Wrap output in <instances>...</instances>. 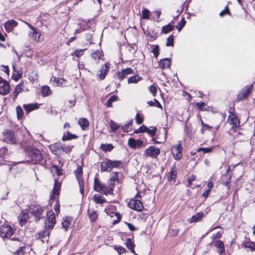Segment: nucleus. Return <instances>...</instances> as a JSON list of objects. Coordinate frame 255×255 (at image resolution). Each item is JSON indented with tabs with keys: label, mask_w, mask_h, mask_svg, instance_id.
Instances as JSON below:
<instances>
[{
	"label": "nucleus",
	"mask_w": 255,
	"mask_h": 255,
	"mask_svg": "<svg viewBox=\"0 0 255 255\" xmlns=\"http://www.w3.org/2000/svg\"><path fill=\"white\" fill-rule=\"evenodd\" d=\"M47 218L45 222V229L39 233V238H44L49 236L50 230L53 229L56 223L55 216L52 211H49L47 213Z\"/></svg>",
	"instance_id": "1"
},
{
	"label": "nucleus",
	"mask_w": 255,
	"mask_h": 255,
	"mask_svg": "<svg viewBox=\"0 0 255 255\" xmlns=\"http://www.w3.org/2000/svg\"><path fill=\"white\" fill-rule=\"evenodd\" d=\"M26 150L28 151L29 157L33 163H37L42 160L43 156L39 149L28 146L26 147Z\"/></svg>",
	"instance_id": "2"
},
{
	"label": "nucleus",
	"mask_w": 255,
	"mask_h": 255,
	"mask_svg": "<svg viewBox=\"0 0 255 255\" xmlns=\"http://www.w3.org/2000/svg\"><path fill=\"white\" fill-rule=\"evenodd\" d=\"M121 164V161L111 160L106 159L101 163V170L102 171H111L114 168L119 167Z\"/></svg>",
	"instance_id": "3"
},
{
	"label": "nucleus",
	"mask_w": 255,
	"mask_h": 255,
	"mask_svg": "<svg viewBox=\"0 0 255 255\" xmlns=\"http://www.w3.org/2000/svg\"><path fill=\"white\" fill-rule=\"evenodd\" d=\"M13 233V229L5 222L2 225H0V236L1 238H10Z\"/></svg>",
	"instance_id": "4"
},
{
	"label": "nucleus",
	"mask_w": 255,
	"mask_h": 255,
	"mask_svg": "<svg viewBox=\"0 0 255 255\" xmlns=\"http://www.w3.org/2000/svg\"><path fill=\"white\" fill-rule=\"evenodd\" d=\"M3 140L9 144H14L16 142L14 132L10 129H5L2 133Z\"/></svg>",
	"instance_id": "5"
},
{
	"label": "nucleus",
	"mask_w": 255,
	"mask_h": 255,
	"mask_svg": "<svg viewBox=\"0 0 255 255\" xmlns=\"http://www.w3.org/2000/svg\"><path fill=\"white\" fill-rule=\"evenodd\" d=\"M253 89V85H248L243 88L237 97V101H242L247 99Z\"/></svg>",
	"instance_id": "6"
},
{
	"label": "nucleus",
	"mask_w": 255,
	"mask_h": 255,
	"mask_svg": "<svg viewBox=\"0 0 255 255\" xmlns=\"http://www.w3.org/2000/svg\"><path fill=\"white\" fill-rule=\"evenodd\" d=\"M182 145L181 142L177 144L172 146L171 149V153L174 159L176 160H180L182 156Z\"/></svg>",
	"instance_id": "7"
},
{
	"label": "nucleus",
	"mask_w": 255,
	"mask_h": 255,
	"mask_svg": "<svg viewBox=\"0 0 255 255\" xmlns=\"http://www.w3.org/2000/svg\"><path fill=\"white\" fill-rule=\"evenodd\" d=\"M82 168L81 166H78L77 169L75 171V174L78 181V183L80 189V192L82 194H83L84 192V185L83 180L82 178Z\"/></svg>",
	"instance_id": "8"
},
{
	"label": "nucleus",
	"mask_w": 255,
	"mask_h": 255,
	"mask_svg": "<svg viewBox=\"0 0 255 255\" xmlns=\"http://www.w3.org/2000/svg\"><path fill=\"white\" fill-rule=\"evenodd\" d=\"M28 209L29 212L35 216L36 220L39 221L40 220L42 208L39 205H32Z\"/></svg>",
	"instance_id": "9"
},
{
	"label": "nucleus",
	"mask_w": 255,
	"mask_h": 255,
	"mask_svg": "<svg viewBox=\"0 0 255 255\" xmlns=\"http://www.w3.org/2000/svg\"><path fill=\"white\" fill-rule=\"evenodd\" d=\"M128 207L132 210L141 211L143 207L141 202L138 199H131L128 203Z\"/></svg>",
	"instance_id": "10"
},
{
	"label": "nucleus",
	"mask_w": 255,
	"mask_h": 255,
	"mask_svg": "<svg viewBox=\"0 0 255 255\" xmlns=\"http://www.w3.org/2000/svg\"><path fill=\"white\" fill-rule=\"evenodd\" d=\"M159 148L155 146L152 145L146 149V155L152 158H156L160 154Z\"/></svg>",
	"instance_id": "11"
},
{
	"label": "nucleus",
	"mask_w": 255,
	"mask_h": 255,
	"mask_svg": "<svg viewBox=\"0 0 255 255\" xmlns=\"http://www.w3.org/2000/svg\"><path fill=\"white\" fill-rule=\"evenodd\" d=\"M10 91V86L9 83L0 78V94L6 95L9 93Z\"/></svg>",
	"instance_id": "12"
},
{
	"label": "nucleus",
	"mask_w": 255,
	"mask_h": 255,
	"mask_svg": "<svg viewBox=\"0 0 255 255\" xmlns=\"http://www.w3.org/2000/svg\"><path fill=\"white\" fill-rule=\"evenodd\" d=\"M28 213L29 211L28 209L23 210L21 214L19 215L18 219L21 226L24 225L26 223L27 220L29 218Z\"/></svg>",
	"instance_id": "13"
},
{
	"label": "nucleus",
	"mask_w": 255,
	"mask_h": 255,
	"mask_svg": "<svg viewBox=\"0 0 255 255\" xmlns=\"http://www.w3.org/2000/svg\"><path fill=\"white\" fill-rule=\"evenodd\" d=\"M128 146L133 149L140 148L143 145V142L140 139L135 140L133 138H130L128 140Z\"/></svg>",
	"instance_id": "14"
},
{
	"label": "nucleus",
	"mask_w": 255,
	"mask_h": 255,
	"mask_svg": "<svg viewBox=\"0 0 255 255\" xmlns=\"http://www.w3.org/2000/svg\"><path fill=\"white\" fill-rule=\"evenodd\" d=\"M59 178H58V179H54V185L53 189L52 194L51 195V198L55 199V196L59 194V192L61 186V182L59 181Z\"/></svg>",
	"instance_id": "15"
},
{
	"label": "nucleus",
	"mask_w": 255,
	"mask_h": 255,
	"mask_svg": "<svg viewBox=\"0 0 255 255\" xmlns=\"http://www.w3.org/2000/svg\"><path fill=\"white\" fill-rule=\"evenodd\" d=\"M133 73V70L130 68H127L125 69L122 70L121 72L117 73L118 78L120 80H123L125 79L128 75Z\"/></svg>",
	"instance_id": "16"
},
{
	"label": "nucleus",
	"mask_w": 255,
	"mask_h": 255,
	"mask_svg": "<svg viewBox=\"0 0 255 255\" xmlns=\"http://www.w3.org/2000/svg\"><path fill=\"white\" fill-rule=\"evenodd\" d=\"M18 24L17 21L13 19H11L6 21L5 23H4L3 26L6 32H9L13 28L16 26Z\"/></svg>",
	"instance_id": "17"
},
{
	"label": "nucleus",
	"mask_w": 255,
	"mask_h": 255,
	"mask_svg": "<svg viewBox=\"0 0 255 255\" xmlns=\"http://www.w3.org/2000/svg\"><path fill=\"white\" fill-rule=\"evenodd\" d=\"M204 213L202 212L196 213L191 218L187 219V222L189 223L197 222L201 220L204 217Z\"/></svg>",
	"instance_id": "18"
},
{
	"label": "nucleus",
	"mask_w": 255,
	"mask_h": 255,
	"mask_svg": "<svg viewBox=\"0 0 255 255\" xmlns=\"http://www.w3.org/2000/svg\"><path fill=\"white\" fill-rule=\"evenodd\" d=\"M229 121L231 125H233L234 127H238L240 125V122L235 115L231 113L229 116Z\"/></svg>",
	"instance_id": "19"
},
{
	"label": "nucleus",
	"mask_w": 255,
	"mask_h": 255,
	"mask_svg": "<svg viewBox=\"0 0 255 255\" xmlns=\"http://www.w3.org/2000/svg\"><path fill=\"white\" fill-rule=\"evenodd\" d=\"M109 70V66L108 64H105L102 66L100 71V73L98 74V76L101 79L103 80L105 78L107 72Z\"/></svg>",
	"instance_id": "20"
},
{
	"label": "nucleus",
	"mask_w": 255,
	"mask_h": 255,
	"mask_svg": "<svg viewBox=\"0 0 255 255\" xmlns=\"http://www.w3.org/2000/svg\"><path fill=\"white\" fill-rule=\"evenodd\" d=\"M119 181V177H118V172H113L111 174V177L109 181V185L110 186L114 187L115 185L116 182Z\"/></svg>",
	"instance_id": "21"
},
{
	"label": "nucleus",
	"mask_w": 255,
	"mask_h": 255,
	"mask_svg": "<svg viewBox=\"0 0 255 255\" xmlns=\"http://www.w3.org/2000/svg\"><path fill=\"white\" fill-rule=\"evenodd\" d=\"M28 35L34 40L36 41H39L40 40L41 34L39 30L35 28V30H32V32L29 33Z\"/></svg>",
	"instance_id": "22"
},
{
	"label": "nucleus",
	"mask_w": 255,
	"mask_h": 255,
	"mask_svg": "<svg viewBox=\"0 0 255 255\" xmlns=\"http://www.w3.org/2000/svg\"><path fill=\"white\" fill-rule=\"evenodd\" d=\"M23 108L25 109L26 114H28L29 113L31 112V111L36 110L38 109L39 105L38 104L34 103V104H29L27 105H24Z\"/></svg>",
	"instance_id": "23"
},
{
	"label": "nucleus",
	"mask_w": 255,
	"mask_h": 255,
	"mask_svg": "<svg viewBox=\"0 0 255 255\" xmlns=\"http://www.w3.org/2000/svg\"><path fill=\"white\" fill-rule=\"evenodd\" d=\"M171 64V59L170 58H164L161 59L159 63V67L162 69L169 68Z\"/></svg>",
	"instance_id": "24"
},
{
	"label": "nucleus",
	"mask_w": 255,
	"mask_h": 255,
	"mask_svg": "<svg viewBox=\"0 0 255 255\" xmlns=\"http://www.w3.org/2000/svg\"><path fill=\"white\" fill-rule=\"evenodd\" d=\"M51 172L54 176H57L59 177L62 174V169L56 165H53L51 167Z\"/></svg>",
	"instance_id": "25"
},
{
	"label": "nucleus",
	"mask_w": 255,
	"mask_h": 255,
	"mask_svg": "<svg viewBox=\"0 0 255 255\" xmlns=\"http://www.w3.org/2000/svg\"><path fill=\"white\" fill-rule=\"evenodd\" d=\"M176 169V165H174L168 174V180L169 181H171L175 178L177 174Z\"/></svg>",
	"instance_id": "26"
},
{
	"label": "nucleus",
	"mask_w": 255,
	"mask_h": 255,
	"mask_svg": "<svg viewBox=\"0 0 255 255\" xmlns=\"http://www.w3.org/2000/svg\"><path fill=\"white\" fill-rule=\"evenodd\" d=\"M104 185H103L97 179L94 180V189L98 192H102Z\"/></svg>",
	"instance_id": "27"
},
{
	"label": "nucleus",
	"mask_w": 255,
	"mask_h": 255,
	"mask_svg": "<svg viewBox=\"0 0 255 255\" xmlns=\"http://www.w3.org/2000/svg\"><path fill=\"white\" fill-rule=\"evenodd\" d=\"M126 245L127 247L130 250L131 252L132 253L135 255H138L136 254L134 250V245L133 243L132 242L130 238H128L127 239Z\"/></svg>",
	"instance_id": "28"
},
{
	"label": "nucleus",
	"mask_w": 255,
	"mask_h": 255,
	"mask_svg": "<svg viewBox=\"0 0 255 255\" xmlns=\"http://www.w3.org/2000/svg\"><path fill=\"white\" fill-rule=\"evenodd\" d=\"M78 123L83 130L86 129L89 124V121L85 118L80 119Z\"/></svg>",
	"instance_id": "29"
},
{
	"label": "nucleus",
	"mask_w": 255,
	"mask_h": 255,
	"mask_svg": "<svg viewBox=\"0 0 255 255\" xmlns=\"http://www.w3.org/2000/svg\"><path fill=\"white\" fill-rule=\"evenodd\" d=\"M89 217L92 222H94L98 217V214L96 211L93 209H89L88 210Z\"/></svg>",
	"instance_id": "30"
},
{
	"label": "nucleus",
	"mask_w": 255,
	"mask_h": 255,
	"mask_svg": "<svg viewBox=\"0 0 255 255\" xmlns=\"http://www.w3.org/2000/svg\"><path fill=\"white\" fill-rule=\"evenodd\" d=\"M215 247L219 249L220 250L218 251L219 254H221L225 251L224 245L223 242L218 240L216 241L215 242Z\"/></svg>",
	"instance_id": "31"
},
{
	"label": "nucleus",
	"mask_w": 255,
	"mask_h": 255,
	"mask_svg": "<svg viewBox=\"0 0 255 255\" xmlns=\"http://www.w3.org/2000/svg\"><path fill=\"white\" fill-rule=\"evenodd\" d=\"M77 138V136L75 134H72L69 131H67L64 133L62 137V139L64 141L71 140L72 139H76Z\"/></svg>",
	"instance_id": "32"
},
{
	"label": "nucleus",
	"mask_w": 255,
	"mask_h": 255,
	"mask_svg": "<svg viewBox=\"0 0 255 255\" xmlns=\"http://www.w3.org/2000/svg\"><path fill=\"white\" fill-rule=\"evenodd\" d=\"M174 29V27L171 23L163 26L162 28V32L164 34H167L169 32L173 31Z\"/></svg>",
	"instance_id": "33"
},
{
	"label": "nucleus",
	"mask_w": 255,
	"mask_h": 255,
	"mask_svg": "<svg viewBox=\"0 0 255 255\" xmlns=\"http://www.w3.org/2000/svg\"><path fill=\"white\" fill-rule=\"evenodd\" d=\"M243 247L245 248H249L252 252H255V242H247L243 245Z\"/></svg>",
	"instance_id": "34"
},
{
	"label": "nucleus",
	"mask_w": 255,
	"mask_h": 255,
	"mask_svg": "<svg viewBox=\"0 0 255 255\" xmlns=\"http://www.w3.org/2000/svg\"><path fill=\"white\" fill-rule=\"evenodd\" d=\"M93 199L97 204H102L106 202L105 199L100 194L94 195Z\"/></svg>",
	"instance_id": "35"
},
{
	"label": "nucleus",
	"mask_w": 255,
	"mask_h": 255,
	"mask_svg": "<svg viewBox=\"0 0 255 255\" xmlns=\"http://www.w3.org/2000/svg\"><path fill=\"white\" fill-rule=\"evenodd\" d=\"M114 148L113 145L111 144H101L100 149L104 152L111 151Z\"/></svg>",
	"instance_id": "36"
},
{
	"label": "nucleus",
	"mask_w": 255,
	"mask_h": 255,
	"mask_svg": "<svg viewBox=\"0 0 255 255\" xmlns=\"http://www.w3.org/2000/svg\"><path fill=\"white\" fill-rule=\"evenodd\" d=\"M42 94L43 97H46L51 93L50 87L47 86H44L42 87Z\"/></svg>",
	"instance_id": "37"
},
{
	"label": "nucleus",
	"mask_w": 255,
	"mask_h": 255,
	"mask_svg": "<svg viewBox=\"0 0 255 255\" xmlns=\"http://www.w3.org/2000/svg\"><path fill=\"white\" fill-rule=\"evenodd\" d=\"M207 186L208 189L202 193V196L205 198H207L208 196L209 193L213 186L212 182L211 181L209 182L207 184Z\"/></svg>",
	"instance_id": "38"
},
{
	"label": "nucleus",
	"mask_w": 255,
	"mask_h": 255,
	"mask_svg": "<svg viewBox=\"0 0 255 255\" xmlns=\"http://www.w3.org/2000/svg\"><path fill=\"white\" fill-rule=\"evenodd\" d=\"M102 193L108 195V194L112 195L113 193V187H105L104 186V189L102 192Z\"/></svg>",
	"instance_id": "39"
},
{
	"label": "nucleus",
	"mask_w": 255,
	"mask_h": 255,
	"mask_svg": "<svg viewBox=\"0 0 255 255\" xmlns=\"http://www.w3.org/2000/svg\"><path fill=\"white\" fill-rule=\"evenodd\" d=\"M118 99V97L116 95L112 96L108 100L107 103L106 104V106L107 107H112V103L117 101Z\"/></svg>",
	"instance_id": "40"
},
{
	"label": "nucleus",
	"mask_w": 255,
	"mask_h": 255,
	"mask_svg": "<svg viewBox=\"0 0 255 255\" xmlns=\"http://www.w3.org/2000/svg\"><path fill=\"white\" fill-rule=\"evenodd\" d=\"M141 78L138 75H134L128 79V83H136L138 81H140Z\"/></svg>",
	"instance_id": "41"
},
{
	"label": "nucleus",
	"mask_w": 255,
	"mask_h": 255,
	"mask_svg": "<svg viewBox=\"0 0 255 255\" xmlns=\"http://www.w3.org/2000/svg\"><path fill=\"white\" fill-rule=\"evenodd\" d=\"M71 224V219L70 218H66V220L62 222V227L66 231L68 228L69 227L70 225Z\"/></svg>",
	"instance_id": "42"
},
{
	"label": "nucleus",
	"mask_w": 255,
	"mask_h": 255,
	"mask_svg": "<svg viewBox=\"0 0 255 255\" xmlns=\"http://www.w3.org/2000/svg\"><path fill=\"white\" fill-rule=\"evenodd\" d=\"M65 80L63 78H56L54 77L53 83L57 86H63V82H64Z\"/></svg>",
	"instance_id": "43"
},
{
	"label": "nucleus",
	"mask_w": 255,
	"mask_h": 255,
	"mask_svg": "<svg viewBox=\"0 0 255 255\" xmlns=\"http://www.w3.org/2000/svg\"><path fill=\"white\" fill-rule=\"evenodd\" d=\"M17 117L18 120L21 119L23 116L24 113L22 109L20 106H17L16 108Z\"/></svg>",
	"instance_id": "44"
},
{
	"label": "nucleus",
	"mask_w": 255,
	"mask_h": 255,
	"mask_svg": "<svg viewBox=\"0 0 255 255\" xmlns=\"http://www.w3.org/2000/svg\"><path fill=\"white\" fill-rule=\"evenodd\" d=\"M150 12L149 10L146 8H144L142 11L141 18L142 19H149Z\"/></svg>",
	"instance_id": "45"
},
{
	"label": "nucleus",
	"mask_w": 255,
	"mask_h": 255,
	"mask_svg": "<svg viewBox=\"0 0 255 255\" xmlns=\"http://www.w3.org/2000/svg\"><path fill=\"white\" fill-rule=\"evenodd\" d=\"M186 23V21L185 20L184 17H182L181 20L178 23L177 25L176 26V28L180 31L183 27L184 26Z\"/></svg>",
	"instance_id": "46"
},
{
	"label": "nucleus",
	"mask_w": 255,
	"mask_h": 255,
	"mask_svg": "<svg viewBox=\"0 0 255 255\" xmlns=\"http://www.w3.org/2000/svg\"><path fill=\"white\" fill-rule=\"evenodd\" d=\"M174 45V36L170 35L167 39L166 46H173Z\"/></svg>",
	"instance_id": "47"
},
{
	"label": "nucleus",
	"mask_w": 255,
	"mask_h": 255,
	"mask_svg": "<svg viewBox=\"0 0 255 255\" xmlns=\"http://www.w3.org/2000/svg\"><path fill=\"white\" fill-rule=\"evenodd\" d=\"M110 126L113 132L115 131L120 127L119 125L113 121H111Z\"/></svg>",
	"instance_id": "48"
},
{
	"label": "nucleus",
	"mask_w": 255,
	"mask_h": 255,
	"mask_svg": "<svg viewBox=\"0 0 255 255\" xmlns=\"http://www.w3.org/2000/svg\"><path fill=\"white\" fill-rule=\"evenodd\" d=\"M196 106L200 111H206L207 110V105L204 103H197L196 104Z\"/></svg>",
	"instance_id": "49"
},
{
	"label": "nucleus",
	"mask_w": 255,
	"mask_h": 255,
	"mask_svg": "<svg viewBox=\"0 0 255 255\" xmlns=\"http://www.w3.org/2000/svg\"><path fill=\"white\" fill-rule=\"evenodd\" d=\"M232 175H230L226 181H223L222 184L227 187L228 190L231 188V181Z\"/></svg>",
	"instance_id": "50"
},
{
	"label": "nucleus",
	"mask_w": 255,
	"mask_h": 255,
	"mask_svg": "<svg viewBox=\"0 0 255 255\" xmlns=\"http://www.w3.org/2000/svg\"><path fill=\"white\" fill-rule=\"evenodd\" d=\"M212 150H213V148H210V147H209V148L201 147V148H198L197 150V151L198 152H200V151H203L204 153H206L211 152L212 151Z\"/></svg>",
	"instance_id": "51"
},
{
	"label": "nucleus",
	"mask_w": 255,
	"mask_h": 255,
	"mask_svg": "<svg viewBox=\"0 0 255 255\" xmlns=\"http://www.w3.org/2000/svg\"><path fill=\"white\" fill-rule=\"evenodd\" d=\"M115 250L117 251L119 255H121L126 252V250L125 248L121 247V246H116L115 247Z\"/></svg>",
	"instance_id": "52"
},
{
	"label": "nucleus",
	"mask_w": 255,
	"mask_h": 255,
	"mask_svg": "<svg viewBox=\"0 0 255 255\" xmlns=\"http://www.w3.org/2000/svg\"><path fill=\"white\" fill-rule=\"evenodd\" d=\"M92 57L95 60H99L101 56V53L99 50H97L95 52L92 53Z\"/></svg>",
	"instance_id": "53"
},
{
	"label": "nucleus",
	"mask_w": 255,
	"mask_h": 255,
	"mask_svg": "<svg viewBox=\"0 0 255 255\" xmlns=\"http://www.w3.org/2000/svg\"><path fill=\"white\" fill-rule=\"evenodd\" d=\"M159 47L158 45H156L154 46L153 49H152V53L154 56L155 57L157 58L159 55Z\"/></svg>",
	"instance_id": "54"
},
{
	"label": "nucleus",
	"mask_w": 255,
	"mask_h": 255,
	"mask_svg": "<svg viewBox=\"0 0 255 255\" xmlns=\"http://www.w3.org/2000/svg\"><path fill=\"white\" fill-rule=\"evenodd\" d=\"M228 14L230 15H231V13L230 12L229 9L227 6H226L225 8V9L223 10H222L220 13L219 15L220 16H223L225 14Z\"/></svg>",
	"instance_id": "55"
},
{
	"label": "nucleus",
	"mask_w": 255,
	"mask_h": 255,
	"mask_svg": "<svg viewBox=\"0 0 255 255\" xmlns=\"http://www.w3.org/2000/svg\"><path fill=\"white\" fill-rule=\"evenodd\" d=\"M8 150L5 147H2L0 149V157L1 158H4L5 155H6L7 153Z\"/></svg>",
	"instance_id": "56"
},
{
	"label": "nucleus",
	"mask_w": 255,
	"mask_h": 255,
	"mask_svg": "<svg viewBox=\"0 0 255 255\" xmlns=\"http://www.w3.org/2000/svg\"><path fill=\"white\" fill-rule=\"evenodd\" d=\"M148 90L153 96H155L157 92V88L155 86H150L148 87Z\"/></svg>",
	"instance_id": "57"
},
{
	"label": "nucleus",
	"mask_w": 255,
	"mask_h": 255,
	"mask_svg": "<svg viewBox=\"0 0 255 255\" xmlns=\"http://www.w3.org/2000/svg\"><path fill=\"white\" fill-rule=\"evenodd\" d=\"M21 85L20 84H19L17 86H16L15 87L14 92L13 93L14 96L15 97H16L18 95V94H19V93L21 91Z\"/></svg>",
	"instance_id": "58"
},
{
	"label": "nucleus",
	"mask_w": 255,
	"mask_h": 255,
	"mask_svg": "<svg viewBox=\"0 0 255 255\" xmlns=\"http://www.w3.org/2000/svg\"><path fill=\"white\" fill-rule=\"evenodd\" d=\"M156 128H153L152 129H150L147 128V129L146 130L145 132L149 133L151 136H154L156 134Z\"/></svg>",
	"instance_id": "59"
},
{
	"label": "nucleus",
	"mask_w": 255,
	"mask_h": 255,
	"mask_svg": "<svg viewBox=\"0 0 255 255\" xmlns=\"http://www.w3.org/2000/svg\"><path fill=\"white\" fill-rule=\"evenodd\" d=\"M136 122L138 124H141L143 121V118L140 116L139 113H137L135 116Z\"/></svg>",
	"instance_id": "60"
},
{
	"label": "nucleus",
	"mask_w": 255,
	"mask_h": 255,
	"mask_svg": "<svg viewBox=\"0 0 255 255\" xmlns=\"http://www.w3.org/2000/svg\"><path fill=\"white\" fill-rule=\"evenodd\" d=\"M147 129V127L143 125L141 126L138 129H137L135 132V133H140L143 132H145L146 130Z\"/></svg>",
	"instance_id": "61"
},
{
	"label": "nucleus",
	"mask_w": 255,
	"mask_h": 255,
	"mask_svg": "<svg viewBox=\"0 0 255 255\" xmlns=\"http://www.w3.org/2000/svg\"><path fill=\"white\" fill-rule=\"evenodd\" d=\"M85 50V49H77L75 51L74 54L76 57H80L83 54V52Z\"/></svg>",
	"instance_id": "62"
},
{
	"label": "nucleus",
	"mask_w": 255,
	"mask_h": 255,
	"mask_svg": "<svg viewBox=\"0 0 255 255\" xmlns=\"http://www.w3.org/2000/svg\"><path fill=\"white\" fill-rule=\"evenodd\" d=\"M179 229H172L170 232V236L172 237H176L179 233Z\"/></svg>",
	"instance_id": "63"
},
{
	"label": "nucleus",
	"mask_w": 255,
	"mask_h": 255,
	"mask_svg": "<svg viewBox=\"0 0 255 255\" xmlns=\"http://www.w3.org/2000/svg\"><path fill=\"white\" fill-rule=\"evenodd\" d=\"M130 125H131V123H128V124H126L124 126H122V128L123 131L126 132H128V128Z\"/></svg>",
	"instance_id": "64"
}]
</instances>
